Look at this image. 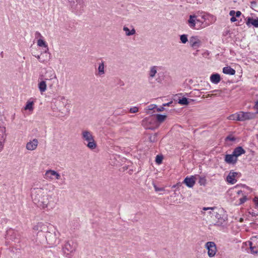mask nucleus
I'll use <instances>...</instances> for the list:
<instances>
[{
    "instance_id": "43",
    "label": "nucleus",
    "mask_w": 258,
    "mask_h": 258,
    "mask_svg": "<svg viewBox=\"0 0 258 258\" xmlns=\"http://www.w3.org/2000/svg\"><path fill=\"white\" fill-rule=\"evenodd\" d=\"M254 108L256 111V113H258V101L255 103Z\"/></svg>"
},
{
    "instance_id": "40",
    "label": "nucleus",
    "mask_w": 258,
    "mask_h": 258,
    "mask_svg": "<svg viewBox=\"0 0 258 258\" xmlns=\"http://www.w3.org/2000/svg\"><path fill=\"white\" fill-rule=\"evenodd\" d=\"M154 187L156 191H164V188L162 187H158L155 184H154Z\"/></svg>"
},
{
    "instance_id": "11",
    "label": "nucleus",
    "mask_w": 258,
    "mask_h": 258,
    "mask_svg": "<svg viewBox=\"0 0 258 258\" xmlns=\"http://www.w3.org/2000/svg\"><path fill=\"white\" fill-rule=\"evenodd\" d=\"M238 113L239 121H244L245 120L252 119L255 117V113L252 112L239 111Z\"/></svg>"
},
{
    "instance_id": "13",
    "label": "nucleus",
    "mask_w": 258,
    "mask_h": 258,
    "mask_svg": "<svg viewBox=\"0 0 258 258\" xmlns=\"http://www.w3.org/2000/svg\"><path fill=\"white\" fill-rule=\"evenodd\" d=\"M248 243L250 246L251 252L252 253H257L258 252V237L256 236L252 237L248 241Z\"/></svg>"
},
{
    "instance_id": "2",
    "label": "nucleus",
    "mask_w": 258,
    "mask_h": 258,
    "mask_svg": "<svg viewBox=\"0 0 258 258\" xmlns=\"http://www.w3.org/2000/svg\"><path fill=\"white\" fill-rule=\"evenodd\" d=\"M207 16L211 17H213L212 15L209 14H204L202 16V18L204 20V21H202L198 18L197 15L195 14L190 15L186 23L188 27L192 29L199 30L203 29L210 25V23H205Z\"/></svg>"
},
{
    "instance_id": "6",
    "label": "nucleus",
    "mask_w": 258,
    "mask_h": 258,
    "mask_svg": "<svg viewBox=\"0 0 258 258\" xmlns=\"http://www.w3.org/2000/svg\"><path fill=\"white\" fill-rule=\"evenodd\" d=\"M205 248L207 251V254L209 257L212 258L215 256L217 249L216 244L212 241H209L205 243Z\"/></svg>"
},
{
    "instance_id": "27",
    "label": "nucleus",
    "mask_w": 258,
    "mask_h": 258,
    "mask_svg": "<svg viewBox=\"0 0 258 258\" xmlns=\"http://www.w3.org/2000/svg\"><path fill=\"white\" fill-rule=\"evenodd\" d=\"M204 211H209L208 214L210 216H213V212H216L217 209L215 207H204L203 209Z\"/></svg>"
},
{
    "instance_id": "8",
    "label": "nucleus",
    "mask_w": 258,
    "mask_h": 258,
    "mask_svg": "<svg viewBox=\"0 0 258 258\" xmlns=\"http://www.w3.org/2000/svg\"><path fill=\"white\" fill-rule=\"evenodd\" d=\"M60 174L58 172L52 169L46 170L44 175V178L48 181H52L54 179L59 180L60 179Z\"/></svg>"
},
{
    "instance_id": "50",
    "label": "nucleus",
    "mask_w": 258,
    "mask_h": 258,
    "mask_svg": "<svg viewBox=\"0 0 258 258\" xmlns=\"http://www.w3.org/2000/svg\"><path fill=\"white\" fill-rule=\"evenodd\" d=\"M52 87H53V83H51V84H49V87L50 88H52Z\"/></svg>"
},
{
    "instance_id": "19",
    "label": "nucleus",
    "mask_w": 258,
    "mask_h": 258,
    "mask_svg": "<svg viewBox=\"0 0 258 258\" xmlns=\"http://www.w3.org/2000/svg\"><path fill=\"white\" fill-rule=\"evenodd\" d=\"M245 151L241 147L236 148L233 151L232 154L237 158V157L242 154H244Z\"/></svg>"
},
{
    "instance_id": "41",
    "label": "nucleus",
    "mask_w": 258,
    "mask_h": 258,
    "mask_svg": "<svg viewBox=\"0 0 258 258\" xmlns=\"http://www.w3.org/2000/svg\"><path fill=\"white\" fill-rule=\"evenodd\" d=\"M226 140L227 141H233L235 140V139L234 138V137H232V136H228Z\"/></svg>"
},
{
    "instance_id": "14",
    "label": "nucleus",
    "mask_w": 258,
    "mask_h": 258,
    "mask_svg": "<svg viewBox=\"0 0 258 258\" xmlns=\"http://www.w3.org/2000/svg\"><path fill=\"white\" fill-rule=\"evenodd\" d=\"M239 173L231 171L227 177V181L232 184L235 183L237 181L236 178L238 177Z\"/></svg>"
},
{
    "instance_id": "12",
    "label": "nucleus",
    "mask_w": 258,
    "mask_h": 258,
    "mask_svg": "<svg viewBox=\"0 0 258 258\" xmlns=\"http://www.w3.org/2000/svg\"><path fill=\"white\" fill-rule=\"evenodd\" d=\"M77 248V244L73 241H70L66 242L63 247V251L64 253L69 254L75 251Z\"/></svg>"
},
{
    "instance_id": "21",
    "label": "nucleus",
    "mask_w": 258,
    "mask_h": 258,
    "mask_svg": "<svg viewBox=\"0 0 258 258\" xmlns=\"http://www.w3.org/2000/svg\"><path fill=\"white\" fill-rule=\"evenodd\" d=\"M123 30L125 32V34L127 36L133 35L136 33V30L134 28L130 29L128 27L124 26L123 28Z\"/></svg>"
},
{
    "instance_id": "30",
    "label": "nucleus",
    "mask_w": 258,
    "mask_h": 258,
    "mask_svg": "<svg viewBox=\"0 0 258 258\" xmlns=\"http://www.w3.org/2000/svg\"><path fill=\"white\" fill-rule=\"evenodd\" d=\"M227 118L229 120H234V121H239V118L238 117V112H236L234 114H232L230 115H229Z\"/></svg>"
},
{
    "instance_id": "25",
    "label": "nucleus",
    "mask_w": 258,
    "mask_h": 258,
    "mask_svg": "<svg viewBox=\"0 0 258 258\" xmlns=\"http://www.w3.org/2000/svg\"><path fill=\"white\" fill-rule=\"evenodd\" d=\"M210 80L212 83L217 84L220 81V76L218 74H213L210 77Z\"/></svg>"
},
{
    "instance_id": "52",
    "label": "nucleus",
    "mask_w": 258,
    "mask_h": 258,
    "mask_svg": "<svg viewBox=\"0 0 258 258\" xmlns=\"http://www.w3.org/2000/svg\"><path fill=\"white\" fill-rule=\"evenodd\" d=\"M156 135H154V139H153V141H155V138L156 137Z\"/></svg>"
},
{
    "instance_id": "47",
    "label": "nucleus",
    "mask_w": 258,
    "mask_h": 258,
    "mask_svg": "<svg viewBox=\"0 0 258 258\" xmlns=\"http://www.w3.org/2000/svg\"><path fill=\"white\" fill-rule=\"evenodd\" d=\"M181 183L180 182L177 183L176 184L173 186V187H175L176 186H180Z\"/></svg>"
},
{
    "instance_id": "33",
    "label": "nucleus",
    "mask_w": 258,
    "mask_h": 258,
    "mask_svg": "<svg viewBox=\"0 0 258 258\" xmlns=\"http://www.w3.org/2000/svg\"><path fill=\"white\" fill-rule=\"evenodd\" d=\"M167 116L166 115L157 114L156 115V119L158 121L160 122H163L166 118Z\"/></svg>"
},
{
    "instance_id": "31",
    "label": "nucleus",
    "mask_w": 258,
    "mask_h": 258,
    "mask_svg": "<svg viewBox=\"0 0 258 258\" xmlns=\"http://www.w3.org/2000/svg\"><path fill=\"white\" fill-rule=\"evenodd\" d=\"M157 108V105L155 104H151L149 105L146 108V112L147 114H151V111L153 110H154Z\"/></svg>"
},
{
    "instance_id": "35",
    "label": "nucleus",
    "mask_w": 258,
    "mask_h": 258,
    "mask_svg": "<svg viewBox=\"0 0 258 258\" xmlns=\"http://www.w3.org/2000/svg\"><path fill=\"white\" fill-rule=\"evenodd\" d=\"M229 15L231 16V18L230 19V21L231 22H234L236 21V19L235 17V12L234 10H231L229 12Z\"/></svg>"
},
{
    "instance_id": "38",
    "label": "nucleus",
    "mask_w": 258,
    "mask_h": 258,
    "mask_svg": "<svg viewBox=\"0 0 258 258\" xmlns=\"http://www.w3.org/2000/svg\"><path fill=\"white\" fill-rule=\"evenodd\" d=\"M163 160L162 156L157 155L156 157V162L157 164H160L161 163Z\"/></svg>"
},
{
    "instance_id": "23",
    "label": "nucleus",
    "mask_w": 258,
    "mask_h": 258,
    "mask_svg": "<svg viewBox=\"0 0 258 258\" xmlns=\"http://www.w3.org/2000/svg\"><path fill=\"white\" fill-rule=\"evenodd\" d=\"M157 73V67L156 66H152L150 68V70L149 71V77L151 79L154 78L156 74Z\"/></svg>"
},
{
    "instance_id": "32",
    "label": "nucleus",
    "mask_w": 258,
    "mask_h": 258,
    "mask_svg": "<svg viewBox=\"0 0 258 258\" xmlns=\"http://www.w3.org/2000/svg\"><path fill=\"white\" fill-rule=\"evenodd\" d=\"M180 40L182 44H185L188 42L187 35L182 34L180 36Z\"/></svg>"
},
{
    "instance_id": "48",
    "label": "nucleus",
    "mask_w": 258,
    "mask_h": 258,
    "mask_svg": "<svg viewBox=\"0 0 258 258\" xmlns=\"http://www.w3.org/2000/svg\"><path fill=\"white\" fill-rule=\"evenodd\" d=\"M41 57H42V58H46V55L45 54H43V53H41Z\"/></svg>"
},
{
    "instance_id": "22",
    "label": "nucleus",
    "mask_w": 258,
    "mask_h": 258,
    "mask_svg": "<svg viewBox=\"0 0 258 258\" xmlns=\"http://www.w3.org/2000/svg\"><path fill=\"white\" fill-rule=\"evenodd\" d=\"M37 45L39 47H43L45 48L44 52H48V47L46 42L42 39H39L37 40Z\"/></svg>"
},
{
    "instance_id": "4",
    "label": "nucleus",
    "mask_w": 258,
    "mask_h": 258,
    "mask_svg": "<svg viewBox=\"0 0 258 258\" xmlns=\"http://www.w3.org/2000/svg\"><path fill=\"white\" fill-rule=\"evenodd\" d=\"M53 80H56L57 82L56 75L54 71L51 70L47 71L44 78L38 84V87L41 94H43L47 90L46 81Z\"/></svg>"
},
{
    "instance_id": "42",
    "label": "nucleus",
    "mask_w": 258,
    "mask_h": 258,
    "mask_svg": "<svg viewBox=\"0 0 258 258\" xmlns=\"http://www.w3.org/2000/svg\"><path fill=\"white\" fill-rule=\"evenodd\" d=\"M156 109L157 110V111H158V112H161V111H163L164 110V108L163 106H161V107H160L159 108H158L157 107V108Z\"/></svg>"
},
{
    "instance_id": "44",
    "label": "nucleus",
    "mask_w": 258,
    "mask_h": 258,
    "mask_svg": "<svg viewBox=\"0 0 258 258\" xmlns=\"http://www.w3.org/2000/svg\"><path fill=\"white\" fill-rule=\"evenodd\" d=\"M35 36L36 37H40V38L42 37V36L41 35V34L38 32H36L35 33Z\"/></svg>"
},
{
    "instance_id": "45",
    "label": "nucleus",
    "mask_w": 258,
    "mask_h": 258,
    "mask_svg": "<svg viewBox=\"0 0 258 258\" xmlns=\"http://www.w3.org/2000/svg\"><path fill=\"white\" fill-rule=\"evenodd\" d=\"M241 15V13L240 11H237L235 12V16L236 17H239Z\"/></svg>"
},
{
    "instance_id": "39",
    "label": "nucleus",
    "mask_w": 258,
    "mask_h": 258,
    "mask_svg": "<svg viewBox=\"0 0 258 258\" xmlns=\"http://www.w3.org/2000/svg\"><path fill=\"white\" fill-rule=\"evenodd\" d=\"M139 111V108L138 107H136V106H135V107H132L130 108V112L131 113H136L138 111Z\"/></svg>"
},
{
    "instance_id": "24",
    "label": "nucleus",
    "mask_w": 258,
    "mask_h": 258,
    "mask_svg": "<svg viewBox=\"0 0 258 258\" xmlns=\"http://www.w3.org/2000/svg\"><path fill=\"white\" fill-rule=\"evenodd\" d=\"M223 72L227 75H233L235 74V71L230 67H224Z\"/></svg>"
},
{
    "instance_id": "7",
    "label": "nucleus",
    "mask_w": 258,
    "mask_h": 258,
    "mask_svg": "<svg viewBox=\"0 0 258 258\" xmlns=\"http://www.w3.org/2000/svg\"><path fill=\"white\" fill-rule=\"evenodd\" d=\"M95 75L98 77H103L104 76L106 70L105 69V62L102 59L98 60L95 65Z\"/></svg>"
},
{
    "instance_id": "49",
    "label": "nucleus",
    "mask_w": 258,
    "mask_h": 258,
    "mask_svg": "<svg viewBox=\"0 0 258 258\" xmlns=\"http://www.w3.org/2000/svg\"><path fill=\"white\" fill-rule=\"evenodd\" d=\"M171 102H169V103H165V104H164L163 105V106H169L170 104H171Z\"/></svg>"
},
{
    "instance_id": "34",
    "label": "nucleus",
    "mask_w": 258,
    "mask_h": 258,
    "mask_svg": "<svg viewBox=\"0 0 258 258\" xmlns=\"http://www.w3.org/2000/svg\"><path fill=\"white\" fill-rule=\"evenodd\" d=\"M199 183L201 185H206L207 183V180L205 177L200 176Z\"/></svg>"
},
{
    "instance_id": "9",
    "label": "nucleus",
    "mask_w": 258,
    "mask_h": 258,
    "mask_svg": "<svg viewBox=\"0 0 258 258\" xmlns=\"http://www.w3.org/2000/svg\"><path fill=\"white\" fill-rule=\"evenodd\" d=\"M219 212L220 211L217 209L215 213L213 212V216H211V222L215 225H221L225 221V219L221 216Z\"/></svg>"
},
{
    "instance_id": "36",
    "label": "nucleus",
    "mask_w": 258,
    "mask_h": 258,
    "mask_svg": "<svg viewBox=\"0 0 258 258\" xmlns=\"http://www.w3.org/2000/svg\"><path fill=\"white\" fill-rule=\"evenodd\" d=\"M178 103L181 105H187L189 102L186 98L183 97L179 100Z\"/></svg>"
},
{
    "instance_id": "15",
    "label": "nucleus",
    "mask_w": 258,
    "mask_h": 258,
    "mask_svg": "<svg viewBox=\"0 0 258 258\" xmlns=\"http://www.w3.org/2000/svg\"><path fill=\"white\" fill-rule=\"evenodd\" d=\"M196 178L195 176L186 177L183 180V183L189 188L192 187L195 184Z\"/></svg>"
},
{
    "instance_id": "51",
    "label": "nucleus",
    "mask_w": 258,
    "mask_h": 258,
    "mask_svg": "<svg viewBox=\"0 0 258 258\" xmlns=\"http://www.w3.org/2000/svg\"><path fill=\"white\" fill-rule=\"evenodd\" d=\"M239 221H240V222H242L243 221V219H242V218H241L240 219V220H239Z\"/></svg>"
},
{
    "instance_id": "1",
    "label": "nucleus",
    "mask_w": 258,
    "mask_h": 258,
    "mask_svg": "<svg viewBox=\"0 0 258 258\" xmlns=\"http://www.w3.org/2000/svg\"><path fill=\"white\" fill-rule=\"evenodd\" d=\"M32 198L38 207L45 209L48 207L51 196L49 195L43 188H34L32 191Z\"/></svg>"
},
{
    "instance_id": "5",
    "label": "nucleus",
    "mask_w": 258,
    "mask_h": 258,
    "mask_svg": "<svg viewBox=\"0 0 258 258\" xmlns=\"http://www.w3.org/2000/svg\"><path fill=\"white\" fill-rule=\"evenodd\" d=\"M56 106L58 111L62 115L61 116L69 114L70 111V103L65 97L61 96Z\"/></svg>"
},
{
    "instance_id": "16",
    "label": "nucleus",
    "mask_w": 258,
    "mask_h": 258,
    "mask_svg": "<svg viewBox=\"0 0 258 258\" xmlns=\"http://www.w3.org/2000/svg\"><path fill=\"white\" fill-rule=\"evenodd\" d=\"M38 144V140L34 139L33 140L30 141L26 144V148L29 151H33L37 148Z\"/></svg>"
},
{
    "instance_id": "10",
    "label": "nucleus",
    "mask_w": 258,
    "mask_h": 258,
    "mask_svg": "<svg viewBox=\"0 0 258 258\" xmlns=\"http://www.w3.org/2000/svg\"><path fill=\"white\" fill-rule=\"evenodd\" d=\"M188 43L190 47L196 49L201 47L202 45V41L199 36L197 35H192L189 37Z\"/></svg>"
},
{
    "instance_id": "29",
    "label": "nucleus",
    "mask_w": 258,
    "mask_h": 258,
    "mask_svg": "<svg viewBox=\"0 0 258 258\" xmlns=\"http://www.w3.org/2000/svg\"><path fill=\"white\" fill-rule=\"evenodd\" d=\"M236 194H237V196H242V197L240 198V200H239L240 201H239V203H238V204H242L244 203L246 201V197L243 196V194L242 191H241V190L238 191L237 192Z\"/></svg>"
},
{
    "instance_id": "3",
    "label": "nucleus",
    "mask_w": 258,
    "mask_h": 258,
    "mask_svg": "<svg viewBox=\"0 0 258 258\" xmlns=\"http://www.w3.org/2000/svg\"><path fill=\"white\" fill-rule=\"evenodd\" d=\"M81 139L84 144L91 150L95 149L97 147V144L94 140L92 133L87 130H83L81 133Z\"/></svg>"
},
{
    "instance_id": "37",
    "label": "nucleus",
    "mask_w": 258,
    "mask_h": 258,
    "mask_svg": "<svg viewBox=\"0 0 258 258\" xmlns=\"http://www.w3.org/2000/svg\"><path fill=\"white\" fill-rule=\"evenodd\" d=\"M213 92H219V93L215 94H208L206 97H212L213 96H220L221 91L218 90H215L213 91Z\"/></svg>"
},
{
    "instance_id": "17",
    "label": "nucleus",
    "mask_w": 258,
    "mask_h": 258,
    "mask_svg": "<svg viewBox=\"0 0 258 258\" xmlns=\"http://www.w3.org/2000/svg\"><path fill=\"white\" fill-rule=\"evenodd\" d=\"M237 160V158L233 154L226 155L225 157V161L228 164H235Z\"/></svg>"
},
{
    "instance_id": "26",
    "label": "nucleus",
    "mask_w": 258,
    "mask_h": 258,
    "mask_svg": "<svg viewBox=\"0 0 258 258\" xmlns=\"http://www.w3.org/2000/svg\"><path fill=\"white\" fill-rule=\"evenodd\" d=\"M34 103L33 101H28L26 103L25 107H24V109L25 110H28L31 112L33 111L34 109Z\"/></svg>"
},
{
    "instance_id": "28",
    "label": "nucleus",
    "mask_w": 258,
    "mask_h": 258,
    "mask_svg": "<svg viewBox=\"0 0 258 258\" xmlns=\"http://www.w3.org/2000/svg\"><path fill=\"white\" fill-rule=\"evenodd\" d=\"M43 54L46 55V58H42L41 57V55H38L37 56V59L39 60V61L41 62L44 63L45 62H47L49 59V56L48 55V53L46 52H43Z\"/></svg>"
},
{
    "instance_id": "20",
    "label": "nucleus",
    "mask_w": 258,
    "mask_h": 258,
    "mask_svg": "<svg viewBox=\"0 0 258 258\" xmlns=\"http://www.w3.org/2000/svg\"><path fill=\"white\" fill-rule=\"evenodd\" d=\"M247 25H249L251 24L255 27H258V18L256 19H253L251 18H248L246 22Z\"/></svg>"
},
{
    "instance_id": "46",
    "label": "nucleus",
    "mask_w": 258,
    "mask_h": 258,
    "mask_svg": "<svg viewBox=\"0 0 258 258\" xmlns=\"http://www.w3.org/2000/svg\"><path fill=\"white\" fill-rule=\"evenodd\" d=\"M254 201L255 203V204L256 205V206L258 207V198H255L254 199Z\"/></svg>"
},
{
    "instance_id": "18",
    "label": "nucleus",
    "mask_w": 258,
    "mask_h": 258,
    "mask_svg": "<svg viewBox=\"0 0 258 258\" xmlns=\"http://www.w3.org/2000/svg\"><path fill=\"white\" fill-rule=\"evenodd\" d=\"M33 229L38 231H44L47 230V226L43 223L39 222L33 227Z\"/></svg>"
}]
</instances>
